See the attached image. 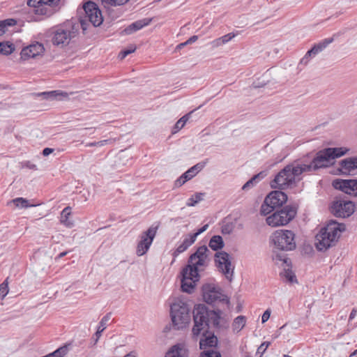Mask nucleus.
Segmentation results:
<instances>
[{"instance_id": "nucleus-7", "label": "nucleus", "mask_w": 357, "mask_h": 357, "mask_svg": "<svg viewBox=\"0 0 357 357\" xmlns=\"http://www.w3.org/2000/svg\"><path fill=\"white\" fill-rule=\"evenodd\" d=\"M190 308L188 305L178 301L171 305L170 315L175 329H181L186 326L190 319Z\"/></svg>"}, {"instance_id": "nucleus-38", "label": "nucleus", "mask_w": 357, "mask_h": 357, "mask_svg": "<svg viewBox=\"0 0 357 357\" xmlns=\"http://www.w3.org/2000/svg\"><path fill=\"white\" fill-rule=\"evenodd\" d=\"M12 202L17 207L20 206L22 208H28V207H30V206H36L35 204L29 205L28 204V200L24 199V198H22V197L15 198V199H13Z\"/></svg>"}, {"instance_id": "nucleus-37", "label": "nucleus", "mask_w": 357, "mask_h": 357, "mask_svg": "<svg viewBox=\"0 0 357 357\" xmlns=\"http://www.w3.org/2000/svg\"><path fill=\"white\" fill-rule=\"evenodd\" d=\"M236 35L234 33H229L220 38H217L214 40V43L216 46L224 45L230 41Z\"/></svg>"}, {"instance_id": "nucleus-2", "label": "nucleus", "mask_w": 357, "mask_h": 357, "mask_svg": "<svg viewBox=\"0 0 357 357\" xmlns=\"http://www.w3.org/2000/svg\"><path fill=\"white\" fill-rule=\"evenodd\" d=\"M348 151L349 149L344 147L326 148L319 151L312 158L307 155L298 161L304 173H309L328 167L333 164V160L345 155Z\"/></svg>"}, {"instance_id": "nucleus-47", "label": "nucleus", "mask_w": 357, "mask_h": 357, "mask_svg": "<svg viewBox=\"0 0 357 357\" xmlns=\"http://www.w3.org/2000/svg\"><path fill=\"white\" fill-rule=\"evenodd\" d=\"M207 160L200 162L195 165L192 166L191 168L192 169V171L196 172V174L199 172L206 165Z\"/></svg>"}, {"instance_id": "nucleus-52", "label": "nucleus", "mask_w": 357, "mask_h": 357, "mask_svg": "<svg viewBox=\"0 0 357 357\" xmlns=\"http://www.w3.org/2000/svg\"><path fill=\"white\" fill-rule=\"evenodd\" d=\"M208 227V225L207 224L204 225L203 227L199 229L195 233L191 234L192 238H195L196 239L199 234H201L207 229Z\"/></svg>"}, {"instance_id": "nucleus-45", "label": "nucleus", "mask_w": 357, "mask_h": 357, "mask_svg": "<svg viewBox=\"0 0 357 357\" xmlns=\"http://www.w3.org/2000/svg\"><path fill=\"white\" fill-rule=\"evenodd\" d=\"M27 5L29 7L33 8L34 10H38V8L43 7L41 0H29L27 2Z\"/></svg>"}, {"instance_id": "nucleus-32", "label": "nucleus", "mask_w": 357, "mask_h": 357, "mask_svg": "<svg viewBox=\"0 0 357 357\" xmlns=\"http://www.w3.org/2000/svg\"><path fill=\"white\" fill-rule=\"evenodd\" d=\"M245 317L243 315L237 317L232 324L233 331L234 333H238L245 326Z\"/></svg>"}, {"instance_id": "nucleus-19", "label": "nucleus", "mask_w": 357, "mask_h": 357, "mask_svg": "<svg viewBox=\"0 0 357 357\" xmlns=\"http://www.w3.org/2000/svg\"><path fill=\"white\" fill-rule=\"evenodd\" d=\"M333 41V38H325L317 44H315L310 50H308L305 55L301 59L300 64L306 66L310 58L315 56L319 52H322L329 44Z\"/></svg>"}, {"instance_id": "nucleus-58", "label": "nucleus", "mask_w": 357, "mask_h": 357, "mask_svg": "<svg viewBox=\"0 0 357 357\" xmlns=\"http://www.w3.org/2000/svg\"><path fill=\"white\" fill-rule=\"evenodd\" d=\"M7 31L6 28L5 27V25L2 22V21H0V36L3 35L6 31Z\"/></svg>"}, {"instance_id": "nucleus-21", "label": "nucleus", "mask_w": 357, "mask_h": 357, "mask_svg": "<svg viewBox=\"0 0 357 357\" xmlns=\"http://www.w3.org/2000/svg\"><path fill=\"white\" fill-rule=\"evenodd\" d=\"M60 0H41L42 8L33 10L36 15H46L50 17L56 11V7L59 5Z\"/></svg>"}, {"instance_id": "nucleus-12", "label": "nucleus", "mask_w": 357, "mask_h": 357, "mask_svg": "<svg viewBox=\"0 0 357 357\" xmlns=\"http://www.w3.org/2000/svg\"><path fill=\"white\" fill-rule=\"evenodd\" d=\"M181 290L183 292L192 293L195 287V282L199 280L198 270L190 269L184 267L181 273Z\"/></svg>"}, {"instance_id": "nucleus-15", "label": "nucleus", "mask_w": 357, "mask_h": 357, "mask_svg": "<svg viewBox=\"0 0 357 357\" xmlns=\"http://www.w3.org/2000/svg\"><path fill=\"white\" fill-rule=\"evenodd\" d=\"M83 10L85 17L94 26H98L102 23L101 11L96 3L91 1L86 2L83 6Z\"/></svg>"}, {"instance_id": "nucleus-53", "label": "nucleus", "mask_w": 357, "mask_h": 357, "mask_svg": "<svg viewBox=\"0 0 357 357\" xmlns=\"http://www.w3.org/2000/svg\"><path fill=\"white\" fill-rule=\"evenodd\" d=\"M271 316V310L269 309L266 310L262 314L261 317V322L265 323L266 322Z\"/></svg>"}, {"instance_id": "nucleus-39", "label": "nucleus", "mask_w": 357, "mask_h": 357, "mask_svg": "<svg viewBox=\"0 0 357 357\" xmlns=\"http://www.w3.org/2000/svg\"><path fill=\"white\" fill-rule=\"evenodd\" d=\"M199 357H221V354L215 349H208L203 351Z\"/></svg>"}, {"instance_id": "nucleus-31", "label": "nucleus", "mask_w": 357, "mask_h": 357, "mask_svg": "<svg viewBox=\"0 0 357 357\" xmlns=\"http://www.w3.org/2000/svg\"><path fill=\"white\" fill-rule=\"evenodd\" d=\"M1 46H0V54L2 55H10L15 51V46L14 45L9 42V41H5V42H0Z\"/></svg>"}, {"instance_id": "nucleus-56", "label": "nucleus", "mask_w": 357, "mask_h": 357, "mask_svg": "<svg viewBox=\"0 0 357 357\" xmlns=\"http://www.w3.org/2000/svg\"><path fill=\"white\" fill-rule=\"evenodd\" d=\"M102 333V331H101L100 329H98L97 331L96 332V333L94 334V337H95L94 344H96L98 342L99 338L101 336Z\"/></svg>"}, {"instance_id": "nucleus-13", "label": "nucleus", "mask_w": 357, "mask_h": 357, "mask_svg": "<svg viewBox=\"0 0 357 357\" xmlns=\"http://www.w3.org/2000/svg\"><path fill=\"white\" fill-rule=\"evenodd\" d=\"M354 210L355 205L352 202L342 199L334 201L331 206V213L337 218L349 217Z\"/></svg>"}, {"instance_id": "nucleus-59", "label": "nucleus", "mask_w": 357, "mask_h": 357, "mask_svg": "<svg viewBox=\"0 0 357 357\" xmlns=\"http://www.w3.org/2000/svg\"><path fill=\"white\" fill-rule=\"evenodd\" d=\"M222 234H229L230 233V229L229 225H225L222 227Z\"/></svg>"}, {"instance_id": "nucleus-33", "label": "nucleus", "mask_w": 357, "mask_h": 357, "mask_svg": "<svg viewBox=\"0 0 357 357\" xmlns=\"http://www.w3.org/2000/svg\"><path fill=\"white\" fill-rule=\"evenodd\" d=\"M205 193L196 192L192 195L186 203L188 206H195L197 203L203 200Z\"/></svg>"}, {"instance_id": "nucleus-55", "label": "nucleus", "mask_w": 357, "mask_h": 357, "mask_svg": "<svg viewBox=\"0 0 357 357\" xmlns=\"http://www.w3.org/2000/svg\"><path fill=\"white\" fill-rule=\"evenodd\" d=\"M53 151H54V149H51V148H45V149L43 150V155L44 156H47V155H49L50 153H52Z\"/></svg>"}, {"instance_id": "nucleus-18", "label": "nucleus", "mask_w": 357, "mask_h": 357, "mask_svg": "<svg viewBox=\"0 0 357 357\" xmlns=\"http://www.w3.org/2000/svg\"><path fill=\"white\" fill-rule=\"evenodd\" d=\"M333 41V38H325L317 44H315L310 50H308L305 55L301 59L300 64L306 66L310 58L315 56L319 52H322L329 44Z\"/></svg>"}, {"instance_id": "nucleus-6", "label": "nucleus", "mask_w": 357, "mask_h": 357, "mask_svg": "<svg viewBox=\"0 0 357 357\" xmlns=\"http://www.w3.org/2000/svg\"><path fill=\"white\" fill-rule=\"evenodd\" d=\"M202 297L204 302L211 305H219L223 310L229 309L230 301L222 290L214 284L206 283L202 287Z\"/></svg>"}, {"instance_id": "nucleus-49", "label": "nucleus", "mask_w": 357, "mask_h": 357, "mask_svg": "<svg viewBox=\"0 0 357 357\" xmlns=\"http://www.w3.org/2000/svg\"><path fill=\"white\" fill-rule=\"evenodd\" d=\"M5 27L7 29L8 26H13L17 24V21L15 19L9 18L4 20H1Z\"/></svg>"}, {"instance_id": "nucleus-11", "label": "nucleus", "mask_w": 357, "mask_h": 357, "mask_svg": "<svg viewBox=\"0 0 357 357\" xmlns=\"http://www.w3.org/2000/svg\"><path fill=\"white\" fill-rule=\"evenodd\" d=\"M215 264L218 271L231 281L234 268L231 266L230 255L225 251L217 252L215 254Z\"/></svg>"}, {"instance_id": "nucleus-36", "label": "nucleus", "mask_w": 357, "mask_h": 357, "mask_svg": "<svg viewBox=\"0 0 357 357\" xmlns=\"http://www.w3.org/2000/svg\"><path fill=\"white\" fill-rule=\"evenodd\" d=\"M104 7L109 10L110 6H116L123 5L129 0H101Z\"/></svg>"}, {"instance_id": "nucleus-5", "label": "nucleus", "mask_w": 357, "mask_h": 357, "mask_svg": "<svg viewBox=\"0 0 357 357\" xmlns=\"http://www.w3.org/2000/svg\"><path fill=\"white\" fill-rule=\"evenodd\" d=\"M304 172L298 160L287 165L275 176L271 182V187L284 190L295 185L301 180L299 177Z\"/></svg>"}, {"instance_id": "nucleus-51", "label": "nucleus", "mask_w": 357, "mask_h": 357, "mask_svg": "<svg viewBox=\"0 0 357 357\" xmlns=\"http://www.w3.org/2000/svg\"><path fill=\"white\" fill-rule=\"evenodd\" d=\"M187 179L183 178V175L182 174L179 178H178L175 182H174V186L175 187H181L183 185L185 182H187Z\"/></svg>"}, {"instance_id": "nucleus-41", "label": "nucleus", "mask_w": 357, "mask_h": 357, "mask_svg": "<svg viewBox=\"0 0 357 357\" xmlns=\"http://www.w3.org/2000/svg\"><path fill=\"white\" fill-rule=\"evenodd\" d=\"M275 208L270 204L269 203H266V199L264 200V204L261 206V213L264 215H266L271 213Z\"/></svg>"}, {"instance_id": "nucleus-4", "label": "nucleus", "mask_w": 357, "mask_h": 357, "mask_svg": "<svg viewBox=\"0 0 357 357\" xmlns=\"http://www.w3.org/2000/svg\"><path fill=\"white\" fill-rule=\"evenodd\" d=\"M52 43L55 46H67L79 33V22L71 19L51 28Z\"/></svg>"}, {"instance_id": "nucleus-26", "label": "nucleus", "mask_w": 357, "mask_h": 357, "mask_svg": "<svg viewBox=\"0 0 357 357\" xmlns=\"http://www.w3.org/2000/svg\"><path fill=\"white\" fill-rule=\"evenodd\" d=\"M196 239L192 238L191 234L187 235L183 242L176 248V249L173 252V257H176L181 253L185 252L190 245H192Z\"/></svg>"}, {"instance_id": "nucleus-8", "label": "nucleus", "mask_w": 357, "mask_h": 357, "mask_svg": "<svg viewBox=\"0 0 357 357\" xmlns=\"http://www.w3.org/2000/svg\"><path fill=\"white\" fill-rule=\"evenodd\" d=\"M297 208L293 206H286L275 211L266 218V223L271 227H280L287 225L296 216Z\"/></svg>"}, {"instance_id": "nucleus-62", "label": "nucleus", "mask_w": 357, "mask_h": 357, "mask_svg": "<svg viewBox=\"0 0 357 357\" xmlns=\"http://www.w3.org/2000/svg\"><path fill=\"white\" fill-rule=\"evenodd\" d=\"M68 252H61L59 255H58V258L61 259L63 257H65L66 255H67Z\"/></svg>"}, {"instance_id": "nucleus-57", "label": "nucleus", "mask_w": 357, "mask_h": 357, "mask_svg": "<svg viewBox=\"0 0 357 357\" xmlns=\"http://www.w3.org/2000/svg\"><path fill=\"white\" fill-rule=\"evenodd\" d=\"M197 39H198V36L194 35V36H191L188 40H187L185 41V43H187V45L188 44H191V43H195V41H197Z\"/></svg>"}, {"instance_id": "nucleus-16", "label": "nucleus", "mask_w": 357, "mask_h": 357, "mask_svg": "<svg viewBox=\"0 0 357 357\" xmlns=\"http://www.w3.org/2000/svg\"><path fill=\"white\" fill-rule=\"evenodd\" d=\"M332 185L346 194L357 196V179L337 178L333 181Z\"/></svg>"}, {"instance_id": "nucleus-48", "label": "nucleus", "mask_w": 357, "mask_h": 357, "mask_svg": "<svg viewBox=\"0 0 357 357\" xmlns=\"http://www.w3.org/2000/svg\"><path fill=\"white\" fill-rule=\"evenodd\" d=\"M183 175L184 178H185L187 181H189L196 176V172L192 171V169L190 167Z\"/></svg>"}, {"instance_id": "nucleus-9", "label": "nucleus", "mask_w": 357, "mask_h": 357, "mask_svg": "<svg viewBox=\"0 0 357 357\" xmlns=\"http://www.w3.org/2000/svg\"><path fill=\"white\" fill-rule=\"evenodd\" d=\"M272 241L280 250H293L296 248L295 234L291 230H278L273 233Z\"/></svg>"}, {"instance_id": "nucleus-20", "label": "nucleus", "mask_w": 357, "mask_h": 357, "mask_svg": "<svg viewBox=\"0 0 357 357\" xmlns=\"http://www.w3.org/2000/svg\"><path fill=\"white\" fill-rule=\"evenodd\" d=\"M333 41V38H325L317 44H315L310 50H308L305 55L301 59L300 64L306 66L310 58L315 56L319 52H322L329 44Z\"/></svg>"}, {"instance_id": "nucleus-34", "label": "nucleus", "mask_w": 357, "mask_h": 357, "mask_svg": "<svg viewBox=\"0 0 357 357\" xmlns=\"http://www.w3.org/2000/svg\"><path fill=\"white\" fill-rule=\"evenodd\" d=\"M266 176V172L263 171L253 176L249 181H247V188L253 187Z\"/></svg>"}, {"instance_id": "nucleus-17", "label": "nucleus", "mask_w": 357, "mask_h": 357, "mask_svg": "<svg viewBox=\"0 0 357 357\" xmlns=\"http://www.w3.org/2000/svg\"><path fill=\"white\" fill-rule=\"evenodd\" d=\"M44 52L43 45L39 42H34L22 50L20 56L22 60H27L42 55Z\"/></svg>"}, {"instance_id": "nucleus-25", "label": "nucleus", "mask_w": 357, "mask_h": 357, "mask_svg": "<svg viewBox=\"0 0 357 357\" xmlns=\"http://www.w3.org/2000/svg\"><path fill=\"white\" fill-rule=\"evenodd\" d=\"M37 96L42 97L43 99L50 100H61L63 98H68V96L66 92L60 90L38 93Z\"/></svg>"}, {"instance_id": "nucleus-54", "label": "nucleus", "mask_w": 357, "mask_h": 357, "mask_svg": "<svg viewBox=\"0 0 357 357\" xmlns=\"http://www.w3.org/2000/svg\"><path fill=\"white\" fill-rule=\"evenodd\" d=\"M356 314H357V309L353 308L349 314V323L355 318Z\"/></svg>"}, {"instance_id": "nucleus-28", "label": "nucleus", "mask_w": 357, "mask_h": 357, "mask_svg": "<svg viewBox=\"0 0 357 357\" xmlns=\"http://www.w3.org/2000/svg\"><path fill=\"white\" fill-rule=\"evenodd\" d=\"M225 245L223 239L220 235H215L209 241L208 246L214 251L218 252Z\"/></svg>"}, {"instance_id": "nucleus-44", "label": "nucleus", "mask_w": 357, "mask_h": 357, "mask_svg": "<svg viewBox=\"0 0 357 357\" xmlns=\"http://www.w3.org/2000/svg\"><path fill=\"white\" fill-rule=\"evenodd\" d=\"M271 344L270 342H264L258 347L257 351L255 354L256 357H261L263 354L266 351L268 346Z\"/></svg>"}, {"instance_id": "nucleus-42", "label": "nucleus", "mask_w": 357, "mask_h": 357, "mask_svg": "<svg viewBox=\"0 0 357 357\" xmlns=\"http://www.w3.org/2000/svg\"><path fill=\"white\" fill-rule=\"evenodd\" d=\"M6 278L1 284H0V298L3 299L8 293V282Z\"/></svg>"}, {"instance_id": "nucleus-35", "label": "nucleus", "mask_w": 357, "mask_h": 357, "mask_svg": "<svg viewBox=\"0 0 357 357\" xmlns=\"http://www.w3.org/2000/svg\"><path fill=\"white\" fill-rule=\"evenodd\" d=\"M193 111L188 113L187 114L183 116L175 124L174 129L175 130L174 132H176L181 130L185 124V123L188 121V120L190 119L192 113Z\"/></svg>"}, {"instance_id": "nucleus-46", "label": "nucleus", "mask_w": 357, "mask_h": 357, "mask_svg": "<svg viewBox=\"0 0 357 357\" xmlns=\"http://www.w3.org/2000/svg\"><path fill=\"white\" fill-rule=\"evenodd\" d=\"M135 47H130V49L123 50L120 52L119 54V58L120 59H123L126 56H127L128 54L134 52L135 51Z\"/></svg>"}, {"instance_id": "nucleus-29", "label": "nucleus", "mask_w": 357, "mask_h": 357, "mask_svg": "<svg viewBox=\"0 0 357 357\" xmlns=\"http://www.w3.org/2000/svg\"><path fill=\"white\" fill-rule=\"evenodd\" d=\"M71 214V208L67 206L63 209L61 213V222L68 228H71L74 226V223L72 220H69V216Z\"/></svg>"}, {"instance_id": "nucleus-22", "label": "nucleus", "mask_w": 357, "mask_h": 357, "mask_svg": "<svg viewBox=\"0 0 357 357\" xmlns=\"http://www.w3.org/2000/svg\"><path fill=\"white\" fill-rule=\"evenodd\" d=\"M287 201V195L282 191H273L266 197V203L272 204L275 208L281 206Z\"/></svg>"}, {"instance_id": "nucleus-10", "label": "nucleus", "mask_w": 357, "mask_h": 357, "mask_svg": "<svg viewBox=\"0 0 357 357\" xmlns=\"http://www.w3.org/2000/svg\"><path fill=\"white\" fill-rule=\"evenodd\" d=\"M160 224L152 225L147 230L143 231L139 238L140 240L137 243L136 249V255L139 257L145 255L150 248L153 239L155 238Z\"/></svg>"}, {"instance_id": "nucleus-63", "label": "nucleus", "mask_w": 357, "mask_h": 357, "mask_svg": "<svg viewBox=\"0 0 357 357\" xmlns=\"http://www.w3.org/2000/svg\"><path fill=\"white\" fill-rule=\"evenodd\" d=\"M187 45V43H180L177 45V49H181L183 47Z\"/></svg>"}, {"instance_id": "nucleus-61", "label": "nucleus", "mask_w": 357, "mask_h": 357, "mask_svg": "<svg viewBox=\"0 0 357 357\" xmlns=\"http://www.w3.org/2000/svg\"><path fill=\"white\" fill-rule=\"evenodd\" d=\"M123 357H137L135 351H130L128 354L125 355Z\"/></svg>"}, {"instance_id": "nucleus-3", "label": "nucleus", "mask_w": 357, "mask_h": 357, "mask_svg": "<svg viewBox=\"0 0 357 357\" xmlns=\"http://www.w3.org/2000/svg\"><path fill=\"white\" fill-rule=\"evenodd\" d=\"M344 224L331 220L322 227L315 237V246L319 251H326L334 246L337 242L340 234L345 230Z\"/></svg>"}, {"instance_id": "nucleus-14", "label": "nucleus", "mask_w": 357, "mask_h": 357, "mask_svg": "<svg viewBox=\"0 0 357 357\" xmlns=\"http://www.w3.org/2000/svg\"><path fill=\"white\" fill-rule=\"evenodd\" d=\"M209 252L210 251L206 245L199 247L196 252L190 256L189 264L185 267L190 269L195 268V270H198V267L206 266Z\"/></svg>"}, {"instance_id": "nucleus-30", "label": "nucleus", "mask_w": 357, "mask_h": 357, "mask_svg": "<svg viewBox=\"0 0 357 357\" xmlns=\"http://www.w3.org/2000/svg\"><path fill=\"white\" fill-rule=\"evenodd\" d=\"M273 260L275 261V264L280 266L282 268L288 266V265L291 264V260L287 257L284 254L275 253L273 255Z\"/></svg>"}, {"instance_id": "nucleus-23", "label": "nucleus", "mask_w": 357, "mask_h": 357, "mask_svg": "<svg viewBox=\"0 0 357 357\" xmlns=\"http://www.w3.org/2000/svg\"><path fill=\"white\" fill-rule=\"evenodd\" d=\"M340 171L343 174H349L351 171L357 169V157L344 159L340 162Z\"/></svg>"}, {"instance_id": "nucleus-64", "label": "nucleus", "mask_w": 357, "mask_h": 357, "mask_svg": "<svg viewBox=\"0 0 357 357\" xmlns=\"http://www.w3.org/2000/svg\"><path fill=\"white\" fill-rule=\"evenodd\" d=\"M354 356H357V349H356L354 351H353L351 354L350 357Z\"/></svg>"}, {"instance_id": "nucleus-1", "label": "nucleus", "mask_w": 357, "mask_h": 357, "mask_svg": "<svg viewBox=\"0 0 357 357\" xmlns=\"http://www.w3.org/2000/svg\"><path fill=\"white\" fill-rule=\"evenodd\" d=\"M221 314V310H209L204 304L195 306L192 336L195 340L199 338L201 350L214 349L217 347L218 340L213 329L220 327Z\"/></svg>"}, {"instance_id": "nucleus-60", "label": "nucleus", "mask_w": 357, "mask_h": 357, "mask_svg": "<svg viewBox=\"0 0 357 357\" xmlns=\"http://www.w3.org/2000/svg\"><path fill=\"white\" fill-rule=\"evenodd\" d=\"M26 167L31 169H37L36 165L32 164L29 161L26 162Z\"/></svg>"}, {"instance_id": "nucleus-43", "label": "nucleus", "mask_w": 357, "mask_h": 357, "mask_svg": "<svg viewBox=\"0 0 357 357\" xmlns=\"http://www.w3.org/2000/svg\"><path fill=\"white\" fill-rule=\"evenodd\" d=\"M112 313L108 312L100 320L99 323V326L98 327V329H100L101 331H104V330L107 328V323L109 321V320L111 318Z\"/></svg>"}, {"instance_id": "nucleus-40", "label": "nucleus", "mask_w": 357, "mask_h": 357, "mask_svg": "<svg viewBox=\"0 0 357 357\" xmlns=\"http://www.w3.org/2000/svg\"><path fill=\"white\" fill-rule=\"evenodd\" d=\"M181 352V349L178 345H174L165 357H183Z\"/></svg>"}, {"instance_id": "nucleus-24", "label": "nucleus", "mask_w": 357, "mask_h": 357, "mask_svg": "<svg viewBox=\"0 0 357 357\" xmlns=\"http://www.w3.org/2000/svg\"><path fill=\"white\" fill-rule=\"evenodd\" d=\"M151 22V20L148 18H144L142 20L135 21V22L128 26L126 29H124V30L122 32L126 35L132 34L134 32L149 25Z\"/></svg>"}, {"instance_id": "nucleus-27", "label": "nucleus", "mask_w": 357, "mask_h": 357, "mask_svg": "<svg viewBox=\"0 0 357 357\" xmlns=\"http://www.w3.org/2000/svg\"><path fill=\"white\" fill-rule=\"evenodd\" d=\"M291 264L284 266L283 271L280 273L281 278L290 283H297V279L294 273L291 271Z\"/></svg>"}, {"instance_id": "nucleus-50", "label": "nucleus", "mask_w": 357, "mask_h": 357, "mask_svg": "<svg viewBox=\"0 0 357 357\" xmlns=\"http://www.w3.org/2000/svg\"><path fill=\"white\" fill-rule=\"evenodd\" d=\"M108 140H101L99 142H89L86 144V146H102L107 144Z\"/></svg>"}]
</instances>
